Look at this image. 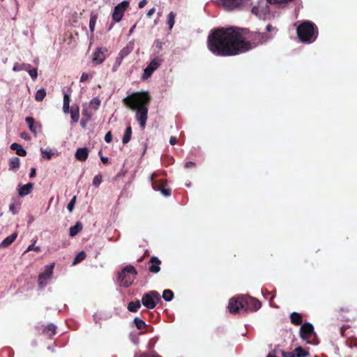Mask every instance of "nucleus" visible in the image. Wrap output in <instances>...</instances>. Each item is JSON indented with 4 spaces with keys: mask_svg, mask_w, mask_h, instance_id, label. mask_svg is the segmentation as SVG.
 Returning <instances> with one entry per match:
<instances>
[{
    "mask_svg": "<svg viewBox=\"0 0 357 357\" xmlns=\"http://www.w3.org/2000/svg\"><path fill=\"white\" fill-rule=\"evenodd\" d=\"M208 50L215 55L229 56L250 50L252 46L246 41L237 27L218 28L208 36Z\"/></svg>",
    "mask_w": 357,
    "mask_h": 357,
    "instance_id": "obj_1",
    "label": "nucleus"
},
{
    "mask_svg": "<svg viewBox=\"0 0 357 357\" xmlns=\"http://www.w3.org/2000/svg\"><path fill=\"white\" fill-rule=\"evenodd\" d=\"M151 97L148 91L135 92L123 99V103L128 108L136 111L135 119L144 129L148 119V107Z\"/></svg>",
    "mask_w": 357,
    "mask_h": 357,
    "instance_id": "obj_2",
    "label": "nucleus"
},
{
    "mask_svg": "<svg viewBox=\"0 0 357 357\" xmlns=\"http://www.w3.org/2000/svg\"><path fill=\"white\" fill-rule=\"evenodd\" d=\"M261 307V302L256 298L241 295L237 297L230 298L227 308L231 314L238 313L241 310L245 312H255Z\"/></svg>",
    "mask_w": 357,
    "mask_h": 357,
    "instance_id": "obj_3",
    "label": "nucleus"
},
{
    "mask_svg": "<svg viewBox=\"0 0 357 357\" xmlns=\"http://www.w3.org/2000/svg\"><path fill=\"white\" fill-rule=\"evenodd\" d=\"M298 39L303 43H312L318 36V28L314 23L306 20L302 22L296 29Z\"/></svg>",
    "mask_w": 357,
    "mask_h": 357,
    "instance_id": "obj_4",
    "label": "nucleus"
},
{
    "mask_svg": "<svg viewBox=\"0 0 357 357\" xmlns=\"http://www.w3.org/2000/svg\"><path fill=\"white\" fill-rule=\"evenodd\" d=\"M137 274V272L133 266L128 265L124 267L119 273L118 280L120 286L124 287L130 286L135 279Z\"/></svg>",
    "mask_w": 357,
    "mask_h": 357,
    "instance_id": "obj_5",
    "label": "nucleus"
},
{
    "mask_svg": "<svg viewBox=\"0 0 357 357\" xmlns=\"http://www.w3.org/2000/svg\"><path fill=\"white\" fill-rule=\"evenodd\" d=\"M161 297L157 291H150L144 294L142 297V303L148 309H153L160 302Z\"/></svg>",
    "mask_w": 357,
    "mask_h": 357,
    "instance_id": "obj_6",
    "label": "nucleus"
},
{
    "mask_svg": "<svg viewBox=\"0 0 357 357\" xmlns=\"http://www.w3.org/2000/svg\"><path fill=\"white\" fill-rule=\"evenodd\" d=\"M220 1L228 10L235 8L248 9L252 4L251 0H220Z\"/></svg>",
    "mask_w": 357,
    "mask_h": 357,
    "instance_id": "obj_7",
    "label": "nucleus"
},
{
    "mask_svg": "<svg viewBox=\"0 0 357 357\" xmlns=\"http://www.w3.org/2000/svg\"><path fill=\"white\" fill-rule=\"evenodd\" d=\"M266 0H259L257 6H254L251 9V13L259 19H265L269 14L270 10Z\"/></svg>",
    "mask_w": 357,
    "mask_h": 357,
    "instance_id": "obj_8",
    "label": "nucleus"
},
{
    "mask_svg": "<svg viewBox=\"0 0 357 357\" xmlns=\"http://www.w3.org/2000/svg\"><path fill=\"white\" fill-rule=\"evenodd\" d=\"M54 268V263H52L45 266L44 271L39 274L38 280L40 288H44L48 284L49 280L52 278Z\"/></svg>",
    "mask_w": 357,
    "mask_h": 357,
    "instance_id": "obj_9",
    "label": "nucleus"
},
{
    "mask_svg": "<svg viewBox=\"0 0 357 357\" xmlns=\"http://www.w3.org/2000/svg\"><path fill=\"white\" fill-rule=\"evenodd\" d=\"M155 176H157L155 173L151 176L152 188L156 191H160L165 197L170 196L171 189L167 188V181L165 180L154 181Z\"/></svg>",
    "mask_w": 357,
    "mask_h": 357,
    "instance_id": "obj_10",
    "label": "nucleus"
},
{
    "mask_svg": "<svg viewBox=\"0 0 357 357\" xmlns=\"http://www.w3.org/2000/svg\"><path fill=\"white\" fill-rule=\"evenodd\" d=\"M130 3L128 1H123L114 7L112 17L114 22H120L124 15L125 11L128 8Z\"/></svg>",
    "mask_w": 357,
    "mask_h": 357,
    "instance_id": "obj_11",
    "label": "nucleus"
},
{
    "mask_svg": "<svg viewBox=\"0 0 357 357\" xmlns=\"http://www.w3.org/2000/svg\"><path fill=\"white\" fill-rule=\"evenodd\" d=\"M162 62V59L159 57L153 58L147 67L144 70V73L142 76V79L143 80L147 79L149 77L151 76L153 73L157 70Z\"/></svg>",
    "mask_w": 357,
    "mask_h": 357,
    "instance_id": "obj_12",
    "label": "nucleus"
},
{
    "mask_svg": "<svg viewBox=\"0 0 357 357\" xmlns=\"http://www.w3.org/2000/svg\"><path fill=\"white\" fill-rule=\"evenodd\" d=\"M314 333V327L312 324L310 323L306 322L304 323L300 328V337L303 340L307 341V343H310V339Z\"/></svg>",
    "mask_w": 357,
    "mask_h": 357,
    "instance_id": "obj_13",
    "label": "nucleus"
},
{
    "mask_svg": "<svg viewBox=\"0 0 357 357\" xmlns=\"http://www.w3.org/2000/svg\"><path fill=\"white\" fill-rule=\"evenodd\" d=\"M106 52L107 49L105 48H97L92 55L93 62L97 65L102 63L105 59V53Z\"/></svg>",
    "mask_w": 357,
    "mask_h": 357,
    "instance_id": "obj_14",
    "label": "nucleus"
},
{
    "mask_svg": "<svg viewBox=\"0 0 357 357\" xmlns=\"http://www.w3.org/2000/svg\"><path fill=\"white\" fill-rule=\"evenodd\" d=\"M25 121L29 126L30 131L34 135H36L38 132L41 131V124L40 123L35 122L33 118L28 116L26 118Z\"/></svg>",
    "mask_w": 357,
    "mask_h": 357,
    "instance_id": "obj_15",
    "label": "nucleus"
},
{
    "mask_svg": "<svg viewBox=\"0 0 357 357\" xmlns=\"http://www.w3.org/2000/svg\"><path fill=\"white\" fill-rule=\"evenodd\" d=\"M349 312L350 309L349 307H340L335 310V317L338 319L347 321L350 320Z\"/></svg>",
    "mask_w": 357,
    "mask_h": 357,
    "instance_id": "obj_16",
    "label": "nucleus"
},
{
    "mask_svg": "<svg viewBox=\"0 0 357 357\" xmlns=\"http://www.w3.org/2000/svg\"><path fill=\"white\" fill-rule=\"evenodd\" d=\"M149 263L151 265L149 267V271L151 273H158L160 271L161 261L157 257H151Z\"/></svg>",
    "mask_w": 357,
    "mask_h": 357,
    "instance_id": "obj_17",
    "label": "nucleus"
},
{
    "mask_svg": "<svg viewBox=\"0 0 357 357\" xmlns=\"http://www.w3.org/2000/svg\"><path fill=\"white\" fill-rule=\"evenodd\" d=\"M251 38L253 40H257V43H254L255 45L265 43L270 38L267 33L259 32H255V33H252L251 35Z\"/></svg>",
    "mask_w": 357,
    "mask_h": 357,
    "instance_id": "obj_18",
    "label": "nucleus"
},
{
    "mask_svg": "<svg viewBox=\"0 0 357 357\" xmlns=\"http://www.w3.org/2000/svg\"><path fill=\"white\" fill-rule=\"evenodd\" d=\"M89 155V150L87 148H79L75 153V158L79 161H85Z\"/></svg>",
    "mask_w": 357,
    "mask_h": 357,
    "instance_id": "obj_19",
    "label": "nucleus"
},
{
    "mask_svg": "<svg viewBox=\"0 0 357 357\" xmlns=\"http://www.w3.org/2000/svg\"><path fill=\"white\" fill-rule=\"evenodd\" d=\"M33 188V184L31 183H29L24 185L20 187L18 190L19 195L21 197H24L29 195L31 192Z\"/></svg>",
    "mask_w": 357,
    "mask_h": 357,
    "instance_id": "obj_20",
    "label": "nucleus"
},
{
    "mask_svg": "<svg viewBox=\"0 0 357 357\" xmlns=\"http://www.w3.org/2000/svg\"><path fill=\"white\" fill-rule=\"evenodd\" d=\"M290 320L294 325L299 326L303 322V317L300 313L294 312L290 314Z\"/></svg>",
    "mask_w": 357,
    "mask_h": 357,
    "instance_id": "obj_21",
    "label": "nucleus"
},
{
    "mask_svg": "<svg viewBox=\"0 0 357 357\" xmlns=\"http://www.w3.org/2000/svg\"><path fill=\"white\" fill-rule=\"evenodd\" d=\"M17 233L14 232L11 235L6 237L0 244V248L8 247L17 238Z\"/></svg>",
    "mask_w": 357,
    "mask_h": 357,
    "instance_id": "obj_22",
    "label": "nucleus"
},
{
    "mask_svg": "<svg viewBox=\"0 0 357 357\" xmlns=\"http://www.w3.org/2000/svg\"><path fill=\"white\" fill-rule=\"evenodd\" d=\"M10 149L13 151H15L16 154L20 156H25L26 155V150L19 144H12L10 146Z\"/></svg>",
    "mask_w": 357,
    "mask_h": 357,
    "instance_id": "obj_23",
    "label": "nucleus"
},
{
    "mask_svg": "<svg viewBox=\"0 0 357 357\" xmlns=\"http://www.w3.org/2000/svg\"><path fill=\"white\" fill-rule=\"evenodd\" d=\"M83 229V225L81 222H77L76 225L70 228V235L71 236H76L79 232H80Z\"/></svg>",
    "mask_w": 357,
    "mask_h": 357,
    "instance_id": "obj_24",
    "label": "nucleus"
},
{
    "mask_svg": "<svg viewBox=\"0 0 357 357\" xmlns=\"http://www.w3.org/2000/svg\"><path fill=\"white\" fill-rule=\"evenodd\" d=\"M141 307V303L139 300L131 301L128 305V310L132 312H136Z\"/></svg>",
    "mask_w": 357,
    "mask_h": 357,
    "instance_id": "obj_25",
    "label": "nucleus"
},
{
    "mask_svg": "<svg viewBox=\"0 0 357 357\" xmlns=\"http://www.w3.org/2000/svg\"><path fill=\"white\" fill-rule=\"evenodd\" d=\"M133 50V43H129L126 47H124L119 53V55L125 58Z\"/></svg>",
    "mask_w": 357,
    "mask_h": 357,
    "instance_id": "obj_26",
    "label": "nucleus"
},
{
    "mask_svg": "<svg viewBox=\"0 0 357 357\" xmlns=\"http://www.w3.org/2000/svg\"><path fill=\"white\" fill-rule=\"evenodd\" d=\"M131 135H132V128L129 125L126 128V130L124 132V135H123V138H122V142H123V144H126L129 142V141L131 139Z\"/></svg>",
    "mask_w": 357,
    "mask_h": 357,
    "instance_id": "obj_27",
    "label": "nucleus"
},
{
    "mask_svg": "<svg viewBox=\"0 0 357 357\" xmlns=\"http://www.w3.org/2000/svg\"><path fill=\"white\" fill-rule=\"evenodd\" d=\"M70 100L68 99V101ZM68 112L70 113V117L74 123H76L78 121L79 118V112L78 107L74 109L72 107L70 110V107L68 106Z\"/></svg>",
    "mask_w": 357,
    "mask_h": 357,
    "instance_id": "obj_28",
    "label": "nucleus"
},
{
    "mask_svg": "<svg viewBox=\"0 0 357 357\" xmlns=\"http://www.w3.org/2000/svg\"><path fill=\"white\" fill-rule=\"evenodd\" d=\"M30 67L31 65L28 63H15L13 67V70L15 72L20 70H28V68H29Z\"/></svg>",
    "mask_w": 357,
    "mask_h": 357,
    "instance_id": "obj_29",
    "label": "nucleus"
},
{
    "mask_svg": "<svg viewBox=\"0 0 357 357\" xmlns=\"http://www.w3.org/2000/svg\"><path fill=\"white\" fill-rule=\"evenodd\" d=\"M20 167V158L13 157L9 160V168L10 170H15Z\"/></svg>",
    "mask_w": 357,
    "mask_h": 357,
    "instance_id": "obj_30",
    "label": "nucleus"
},
{
    "mask_svg": "<svg viewBox=\"0 0 357 357\" xmlns=\"http://www.w3.org/2000/svg\"><path fill=\"white\" fill-rule=\"evenodd\" d=\"M86 255L85 252H84V251L79 252L75 257V259L73 261V265H76V264L82 262L83 260H84L86 259Z\"/></svg>",
    "mask_w": 357,
    "mask_h": 357,
    "instance_id": "obj_31",
    "label": "nucleus"
},
{
    "mask_svg": "<svg viewBox=\"0 0 357 357\" xmlns=\"http://www.w3.org/2000/svg\"><path fill=\"white\" fill-rule=\"evenodd\" d=\"M56 326L53 324H50L47 326V327L43 330V333L47 334L49 336H52L56 333Z\"/></svg>",
    "mask_w": 357,
    "mask_h": 357,
    "instance_id": "obj_32",
    "label": "nucleus"
},
{
    "mask_svg": "<svg viewBox=\"0 0 357 357\" xmlns=\"http://www.w3.org/2000/svg\"><path fill=\"white\" fill-rule=\"evenodd\" d=\"M176 14L174 12H170L167 16V24L169 29L172 30L175 23Z\"/></svg>",
    "mask_w": 357,
    "mask_h": 357,
    "instance_id": "obj_33",
    "label": "nucleus"
},
{
    "mask_svg": "<svg viewBox=\"0 0 357 357\" xmlns=\"http://www.w3.org/2000/svg\"><path fill=\"white\" fill-rule=\"evenodd\" d=\"M97 19H98V15L91 13V15L90 16V20H89V29H90L91 32L94 31L95 25H96V21H97Z\"/></svg>",
    "mask_w": 357,
    "mask_h": 357,
    "instance_id": "obj_34",
    "label": "nucleus"
},
{
    "mask_svg": "<svg viewBox=\"0 0 357 357\" xmlns=\"http://www.w3.org/2000/svg\"><path fill=\"white\" fill-rule=\"evenodd\" d=\"M174 292L170 289H165L162 293V298L166 301H170L174 298Z\"/></svg>",
    "mask_w": 357,
    "mask_h": 357,
    "instance_id": "obj_35",
    "label": "nucleus"
},
{
    "mask_svg": "<svg viewBox=\"0 0 357 357\" xmlns=\"http://www.w3.org/2000/svg\"><path fill=\"white\" fill-rule=\"evenodd\" d=\"M46 96V91L44 89H40L37 91L36 95H35V99L37 101H42Z\"/></svg>",
    "mask_w": 357,
    "mask_h": 357,
    "instance_id": "obj_36",
    "label": "nucleus"
},
{
    "mask_svg": "<svg viewBox=\"0 0 357 357\" xmlns=\"http://www.w3.org/2000/svg\"><path fill=\"white\" fill-rule=\"evenodd\" d=\"M133 322L137 328L139 330L143 329L146 326V323L138 317L135 318Z\"/></svg>",
    "mask_w": 357,
    "mask_h": 357,
    "instance_id": "obj_37",
    "label": "nucleus"
},
{
    "mask_svg": "<svg viewBox=\"0 0 357 357\" xmlns=\"http://www.w3.org/2000/svg\"><path fill=\"white\" fill-rule=\"evenodd\" d=\"M271 4H277L280 6H286L290 2L293 1V0H266Z\"/></svg>",
    "mask_w": 357,
    "mask_h": 357,
    "instance_id": "obj_38",
    "label": "nucleus"
},
{
    "mask_svg": "<svg viewBox=\"0 0 357 357\" xmlns=\"http://www.w3.org/2000/svg\"><path fill=\"white\" fill-rule=\"evenodd\" d=\"M294 353L296 357H305L308 355V352L305 351L301 347L296 348L294 350Z\"/></svg>",
    "mask_w": 357,
    "mask_h": 357,
    "instance_id": "obj_39",
    "label": "nucleus"
},
{
    "mask_svg": "<svg viewBox=\"0 0 357 357\" xmlns=\"http://www.w3.org/2000/svg\"><path fill=\"white\" fill-rule=\"evenodd\" d=\"M40 151H41V153L43 154V157L47 160H50L52 158V156L53 155V153L51 151V150H47V149L40 148Z\"/></svg>",
    "mask_w": 357,
    "mask_h": 357,
    "instance_id": "obj_40",
    "label": "nucleus"
},
{
    "mask_svg": "<svg viewBox=\"0 0 357 357\" xmlns=\"http://www.w3.org/2000/svg\"><path fill=\"white\" fill-rule=\"evenodd\" d=\"M102 176L100 174H98L94 176L93 179V185L96 187H98L100 184L102 183Z\"/></svg>",
    "mask_w": 357,
    "mask_h": 357,
    "instance_id": "obj_41",
    "label": "nucleus"
},
{
    "mask_svg": "<svg viewBox=\"0 0 357 357\" xmlns=\"http://www.w3.org/2000/svg\"><path fill=\"white\" fill-rule=\"evenodd\" d=\"M91 105L95 109H98L100 105V100L98 98H94L91 100Z\"/></svg>",
    "mask_w": 357,
    "mask_h": 357,
    "instance_id": "obj_42",
    "label": "nucleus"
},
{
    "mask_svg": "<svg viewBox=\"0 0 357 357\" xmlns=\"http://www.w3.org/2000/svg\"><path fill=\"white\" fill-rule=\"evenodd\" d=\"M27 71H28L29 75L31 76V77L33 79H35L37 78L38 72H37V70L36 68L31 70L30 68H28Z\"/></svg>",
    "mask_w": 357,
    "mask_h": 357,
    "instance_id": "obj_43",
    "label": "nucleus"
},
{
    "mask_svg": "<svg viewBox=\"0 0 357 357\" xmlns=\"http://www.w3.org/2000/svg\"><path fill=\"white\" fill-rule=\"evenodd\" d=\"M63 112L67 114V92L63 91Z\"/></svg>",
    "mask_w": 357,
    "mask_h": 357,
    "instance_id": "obj_44",
    "label": "nucleus"
},
{
    "mask_svg": "<svg viewBox=\"0 0 357 357\" xmlns=\"http://www.w3.org/2000/svg\"><path fill=\"white\" fill-rule=\"evenodd\" d=\"M123 59H124L123 57H122V56H121L120 55L118 54V56H117V57L116 59L115 63L114 65V68L119 67L121 65V62H122Z\"/></svg>",
    "mask_w": 357,
    "mask_h": 357,
    "instance_id": "obj_45",
    "label": "nucleus"
},
{
    "mask_svg": "<svg viewBox=\"0 0 357 357\" xmlns=\"http://www.w3.org/2000/svg\"><path fill=\"white\" fill-rule=\"evenodd\" d=\"M134 357H161V356L159 355H157V354L149 355L146 354H136Z\"/></svg>",
    "mask_w": 357,
    "mask_h": 357,
    "instance_id": "obj_46",
    "label": "nucleus"
},
{
    "mask_svg": "<svg viewBox=\"0 0 357 357\" xmlns=\"http://www.w3.org/2000/svg\"><path fill=\"white\" fill-rule=\"evenodd\" d=\"M112 140V132L111 131H109L106 133L105 136V141L107 142V143H110Z\"/></svg>",
    "mask_w": 357,
    "mask_h": 357,
    "instance_id": "obj_47",
    "label": "nucleus"
},
{
    "mask_svg": "<svg viewBox=\"0 0 357 357\" xmlns=\"http://www.w3.org/2000/svg\"><path fill=\"white\" fill-rule=\"evenodd\" d=\"M39 251L40 250L39 246H35L34 244L30 245L27 249L25 250V252L31 251V250Z\"/></svg>",
    "mask_w": 357,
    "mask_h": 357,
    "instance_id": "obj_48",
    "label": "nucleus"
},
{
    "mask_svg": "<svg viewBox=\"0 0 357 357\" xmlns=\"http://www.w3.org/2000/svg\"><path fill=\"white\" fill-rule=\"evenodd\" d=\"M281 354L283 357H296L295 353L294 352H286L282 351Z\"/></svg>",
    "mask_w": 357,
    "mask_h": 357,
    "instance_id": "obj_49",
    "label": "nucleus"
},
{
    "mask_svg": "<svg viewBox=\"0 0 357 357\" xmlns=\"http://www.w3.org/2000/svg\"><path fill=\"white\" fill-rule=\"evenodd\" d=\"M75 196L73 197V198L70 200V202L68 203V211H72L74 207V204L75 202Z\"/></svg>",
    "mask_w": 357,
    "mask_h": 357,
    "instance_id": "obj_50",
    "label": "nucleus"
},
{
    "mask_svg": "<svg viewBox=\"0 0 357 357\" xmlns=\"http://www.w3.org/2000/svg\"><path fill=\"white\" fill-rule=\"evenodd\" d=\"M155 43V47L159 50H161L162 48V45H163V43L159 40V39H157L155 40L154 42Z\"/></svg>",
    "mask_w": 357,
    "mask_h": 357,
    "instance_id": "obj_51",
    "label": "nucleus"
},
{
    "mask_svg": "<svg viewBox=\"0 0 357 357\" xmlns=\"http://www.w3.org/2000/svg\"><path fill=\"white\" fill-rule=\"evenodd\" d=\"M9 209L13 214H16L17 213V208L14 203L10 204Z\"/></svg>",
    "mask_w": 357,
    "mask_h": 357,
    "instance_id": "obj_52",
    "label": "nucleus"
},
{
    "mask_svg": "<svg viewBox=\"0 0 357 357\" xmlns=\"http://www.w3.org/2000/svg\"><path fill=\"white\" fill-rule=\"evenodd\" d=\"M89 78V75L86 73H83L82 74V76L80 78V82H85V81L88 80Z\"/></svg>",
    "mask_w": 357,
    "mask_h": 357,
    "instance_id": "obj_53",
    "label": "nucleus"
},
{
    "mask_svg": "<svg viewBox=\"0 0 357 357\" xmlns=\"http://www.w3.org/2000/svg\"><path fill=\"white\" fill-rule=\"evenodd\" d=\"M177 143V139L176 137L172 136L169 139V144L171 145H175Z\"/></svg>",
    "mask_w": 357,
    "mask_h": 357,
    "instance_id": "obj_54",
    "label": "nucleus"
},
{
    "mask_svg": "<svg viewBox=\"0 0 357 357\" xmlns=\"http://www.w3.org/2000/svg\"><path fill=\"white\" fill-rule=\"evenodd\" d=\"M195 167V163L194 162H187L185 164V168H190V167Z\"/></svg>",
    "mask_w": 357,
    "mask_h": 357,
    "instance_id": "obj_55",
    "label": "nucleus"
},
{
    "mask_svg": "<svg viewBox=\"0 0 357 357\" xmlns=\"http://www.w3.org/2000/svg\"><path fill=\"white\" fill-rule=\"evenodd\" d=\"M155 12V9L154 8L150 9L147 13H146V15L148 17H151Z\"/></svg>",
    "mask_w": 357,
    "mask_h": 357,
    "instance_id": "obj_56",
    "label": "nucleus"
},
{
    "mask_svg": "<svg viewBox=\"0 0 357 357\" xmlns=\"http://www.w3.org/2000/svg\"><path fill=\"white\" fill-rule=\"evenodd\" d=\"M146 3H147V1L146 0H142L139 3V7L140 8H144L146 5Z\"/></svg>",
    "mask_w": 357,
    "mask_h": 357,
    "instance_id": "obj_57",
    "label": "nucleus"
},
{
    "mask_svg": "<svg viewBox=\"0 0 357 357\" xmlns=\"http://www.w3.org/2000/svg\"><path fill=\"white\" fill-rule=\"evenodd\" d=\"M29 176H30V178H33L36 176V169L35 168L31 169V172H30Z\"/></svg>",
    "mask_w": 357,
    "mask_h": 357,
    "instance_id": "obj_58",
    "label": "nucleus"
},
{
    "mask_svg": "<svg viewBox=\"0 0 357 357\" xmlns=\"http://www.w3.org/2000/svg\"><path fill=\"white\" fill-rule=\"evenodd\" d=\"M100 160L104 164H107L109 162L108 158L107 157L101 156Z\"/></svg>",
    "mask_w": 357,
    "mask_h": 357,
    "instance_id": "obj_59",
    "label": "nucleus"
},
{
    "mask_svg": "<svg viewBox=\"0 0 357 357\" xmlns=\"http://www.w3.org/2000/svg\"><path fill=\"white\" fill-rule=\"evenodd\" d=\"M266 30L267 31H271L272 30H273V27L271 24H268L266 26Z\"/></svg>",
    "mask_w": 357,
    "mask_h": 357,
    "instance_id": "obj_60",
    "label": "nucleus"
},
{
    "mask_svg": "<svg viewBox=\"0 0 357 357\" xmlns=\"http://www.w3.org/2000/svg\"><path fill=\"white\" fill-rule=\"evenodd\" d=\"M21 137L25 139H29V135L26 132L22 133Z\"/></svg>",
    "mask_w": 357,
    "mask_h": 357,
    "instance_id": "obj_61",
    "label": "nucleus"
},
{
    "mask_svg": "<svg viewBox=\"0 0 357 357\" xmlns=\"http://www.w3.org/2000/svg\"><path fill=\"white\" fill-rule=\"evenodd\" d=\"M357 347V340H354V341H351V347Z\"/></svg>",
    "mask_w": 357,
    "mask_h": 357,
    "instance_id": "obj_62",
    "label": "nucleus"
},
{
    "mask_svg": "<svg viewBox=\"0 0 357 357\" xmlns=\"http://www.w3.org/2000/svg\"><path fill=\"white\" fill-rule=\"evenodd\" d=\"M340 333H341L342 336H344L343 326L340 328Z\"/></svg>",
    "mask_w": 357,
    "mask_h": 357,
    "instance_id": "obj_63",
    "label": "nucleus"
},
{
    "mask_svg": "<svg viewBox=\"0 0 357 357\" xmlns=\"http://www.w3.org/2000/svg\"><path fill=\"white\" fill-rule=\"evenodd\" d=\"M113 25H114V24L112 23V24L109 26V29H109V30H111V29H112V27H113Z\"/></svg>",
    "mask_w": 357,
    "mask_h": 357,
    "instance_id": "obj_64",
    "label": "nucleus"
}]
</instances>
